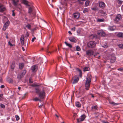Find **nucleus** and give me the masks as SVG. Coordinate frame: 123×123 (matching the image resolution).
Segmentation results:
<instances>
[{
  "mask_svg": "<svg viewBox=\"0 0 123 123\" xmlns=\"http://www.w3.org/2000/svg\"><path fill=\"white\" fill-rule=\"evenodd\" d=\"M32 86H37V85H35L34 84H33L32 85Z\"/></svg>",
  "mask_w": 123,
  "mask_h": 123,
  "instance_id": "obj_61",
  "label": "nucleus"
},
{
  "mask_svg": "<svg viewBox=\"0 0 123 123\" xmlns=\"http://www.w3.org/2000/svg\"><path fill=\"white\" fill-rule=\"evenodd\" d=\"M45 90L46 88L44 87H43L42 90H40L38 88H35V93L38 94L39 97L41 99H43L45 95Z\"/></svg>",
  "mask_w": 123,
  "mask_h": 123,
  "instance_id": "obj_1",
  "label": "nucleus"
},
{
  "mask_svg": "<svg viewBox=\"0 0 123 123\" xmlns=\"http://www.w3.org/2000/svg\"><path fill=\"white\" fill-rule=\"evenodd\" d=\"M76 70L79 73V76L80 77H81L82 76V73L80 69L78 68L76 69Z\"/></svg>",
  "mask_w": 123,
  "mask_h": 123,
  "instance_id": "obj_17",
  "label": "nucleus"
},
{
  "mask_svg": "<svg viewBox=\"0 0 123 123\" xmlns=\"http://www.w3.org/2000/svg\"><path fill=\"white\" fill-rule=\"evenodd\" d=\"M0 87L1 88H4L5 87V86L4 85H2L0 86Z\"/></svg>",
  "mask_w": 123,
  "mask_h": 123,
  "instance_id": "obj_55",
  "label": "nucleus"
},
{
  "mask_svg": "<svg viewBox=\"0 0 123 123\" xmlns=\"http://www.w3.org/2000/svg\"><path fill=\"white\" fill-rule=\"evenodd\" d=\"M105 48H106L108 47V46L107 45V43H106L104 45V46H102Z\"/></svg>",
  "mask_w": 123,
  "mask_h": 123,
  "instance_id": "obj_42",
  "label": "nucleus"
},
{
  "mask_svg": "<svg viewBox=\"0 0 123 123\" xmlns=\"http://www.w3.org/2000/svg\"><path fill=\"white\" fill-rule=\"evenodd\" d=\"M81 1H82L81 0H78V2L80 4L82 5L83 4V3Z\"/></svg>",
  "mask_w": 123,
  "mask_h": 123,
  "instance_id": "obj_40",
  "label": "nucleus"
},
{
  "mask_svg": "<svg viewBox=\"0 0 123 123\" xmlns=\"http://www.w3.org/2000/svg\"><path fill=\"white\" fill-rule=\"evenodd\" d=\"M25 39L24 36V35H21L20 38V41L21 44L22 45H24V40Z\"/></svg>",
  "mask_w": 123,
  "mask_h": 123,
  "instance_id": "obj_11",
  "label": "nucleus"
},
{
  "mask_svg": "<svg viewBox=\"0 0 123 123\" xmlns=\"http://www.w3.org/2000/svg\"><path fill=\"white\" fill-rule=\"evenodd\" d=\"M109 103L110 104H113L114 105H118V104H117L116 103H115V102H114L112 101H109Z\"/></svg>",
  "mask_w": 123,
  "mask_h": 123,
  "instance_id": "obj_37",
  "label": "nucleus"
},
{
  "mask_svg": "<svg viewBox=\"0 0 123 123\" xmlns=\"http://www.w3.org/2000/svg\"><path fill=\"white\" fill-rule=\"evenodd\" d=\"M75 27H74L72 28L71 30H73L74 31H75Z\"/></svg>",
  "mask_w": 123,
  "mask_h": 123,
  "instance_id": "obj_56",
  "label": "nucleus"
},
{
  "mask_svg": "<svg viewBox=\"0 0 123 123\" xmlns=\"http://www.w3.org/2000/svg\"><path fill=\"white\" fill-rule=\"evenodd\" d=\"M26 27L29 29H30L31 28V25L29 24L26 25Z\"/></svg>",
  "mask_w": 123,
  "mask_h": 123,
  "instance_id": "obj_35",
  "label": "nucleus"
},
{
  "mask_svg": "<svg viewBox=\"0 0 123 123\" xmlns=\"http://www.w3.org/2000/svg\"><path fill=\"white\" fill-rule=\"evenodd\" d=\"M22 48L23 51H24L25 50V49L23 47H22Z\"/></svg>",
  "mask_w": 123,
  "mask_h": 123,
  "instance_id": "obj_63",
  "label": "nucleus"
},
{
  "mask_svg": "<svg viewBox=\"0 0 123 123\" xmlns=\"http://www.w3.org/2000/svg\"><path fill=\"white\" fill-rule=\"evenodd\" d=\"M76 50L77 51H80L81 50V49L79 46H76Z\"/></svg>",
  "mask_w": 123,
  "mask_h": 123,
  "instance_id": "obj_32",
  "label": "nucleus"
},
{
  "mask_svg": "<svg viewBox=\"0 0 123 123\" xmlns=\"http://www.w3.org/2000/svg\"><path fill=\"white\" fill-rule=\"evenodd\" d=\"M80 101H82V102H84V99L83 98H81Z\"/></svg>",
  "mask_w": 123,
  "mask_h": 123,
  "instance_id": "obj_51",
  "label": "nucleus"
},
{
  "mask_svg": "<svg viewBox=\"0 0 123 123\" xmlns=\"http://www.w3.org/2000/svg\"><path fill=\"white\" fill-rule=\"evenodd\" d=\"M91 9L92 10L94 11H96L98 10V8L96 6L93 8H91Z\"/></svg>",
  "mask_w": 123,
  "mask_h": 123,
  "instance_id": "obj_36",
  "label": "nucleus"
},
{
  "mask_svg": "<svg viewBox=\"0 0 123 123\" xmlns=\"http://www.w3.org/2000/svg\"><path fill=\"white\" fill-rule=\"evenodd\" d=\"M97 21L99 22H103L104 21V19H99Z\"/></svg>",
  "mask_w": 123,
  "mask_h": 123,
  "instance_id": "obj_45",
  "label": "nucleus"
},
{
  "mask_svg": "<svg viewBox=\"0 0 123 123\" xmlns=\"http://www.w3.org/2000/svg\"><path fill=\"white\" fill-rule=\"evenodd\" d=\"M117 70H119V71H122V70H123V68H118L117 69Z\"/></svg>",
  "mask_w": 123,
  "mask_h": 123,
  "instance_id": "obj_53",
  "label": "nucleus"
},
{
  "mask_svg": "<svg viewBox=\"0 0 123 123\" xmlns=\"http://www.w3.org/2000/svg\"><path fill=\"white\" fill-rule=\"evenodd\" d=\"M2 78L0 77V82H2Z\"/></svg>",
  "mask_w": 123,
  "mask_h": 123,
  "instance_id": "obj_58",
  "label": "nucleus"
},
{
  "mask_svg": "<svg viewBox=\"0 0 123 123\" xmlns=\"http://www.w3.org/2000/svg\"><path fill=\"white\" fill-rule=\"evenodd\" d=\"M77 115V114L76 113L74 114L73 116V117H74V118L75 117H76Z\"/></svg>",
  "mask_w": 123,
  "mask_h": 123,
  "instance_id": "obj_57",
  "label": "nucleus"
},
{
  "mask_svg": "<svg viewBox=\"0 0 123 123\" xmlns=\"http://www.w3.org/2000/svg\"><path fill=\"white\" fill-rule=\"evenodd\" d=\"M75 105L76 106L78 107H80L81 106V104L78 102H75Z\"/></svg>",
  "mask_w": 123,
  "mask_h": 123,
  "instance_id": "obj_22",
  "label": "nucleus"
},
{
  "mask_svg": "<svg viewBox=\"0 0 123 123\" xmlns=\"http://www.w3.org/2000/svg\"><path fill=\"white\" fill-rule=\"evenodd\" d=\"M117 36L119 37L123 38V33L119 32L117 34Z\"/></svg>",
  "mask_w": 123,
  "mask_h": 123,
  "instance_id": "obj_23",
  "label": "nucleus"
},
{
  "mask_svg": "<svg viewBox=\"0 0 123 123\" xmlns=\"http://www.w3.org/2000/svg\"><path fill=\"white\" fill-rule=\"evenodd\" d=\"M10 22L9 21H7L4 25L3 28V30L4 31H5L6 29L8 27L9 24Z\"/></svg>",
  "mask_w": 123,
  "mask_h": 123,
  "instance_id": "obj_9",
  "label": "nucleus"
},
{
  "mask_svg": "<svg viewBox=\"0 0 123 123\" xmlns=\"http://www.w3.org/2000/svg\"><path fill=\"white\" fill-rule=\"evenodd\" d=\"M19 69H22L24 67V64L23 63H19Z\"/></svg>",
  "mask_w": 123,
  "mask_h": 123,
  "instance_id": "obj_19",
  "label": "nucleus"
},
{
  "mask_svg": "<svg viewBox=\"0 0 123 123\" xmlns=\"http://www.w3.org/2000/svg\"><path fill=\"white\" fill-rule=\"evenodd\" d=\"M99 12L100 13H103L104 12V11L102 10H99Z\"/></svg>",
  "mask_w": 123,
  "mask_h": 123,
  "instance_id": "obj_52",
  "label": "nucleus"
},
{
  "mask_svg": "<svg viewBox=\"0 0 123 123\" xmlns=\"http://www.w3.org/2000/svg\"><path fill=\"white\" fill-rule=\"evenodd\" d=\"M36 30V29L35 28H34L31 31L33 34H34V31L35 30Z\"/></svg>",
  "mask_w": 123,
  "mask_h": 123,
  "instance_id": "obj_48",
  "label": "nucleus"
},
{
  "mask_svg": "<svg viewBox=\"0 0 123 123\" xmlns=\"http://www.w3.org/2000/svg\"><path fill=\"white\" fill-rule=\"evenodd\" d=\"M92 76L91 74L88 75L87 77L86 78V80L85 83V89L87 90H89L90 87V83L91 82Z\"/></svg>",
  "mask_w": 123,
  "mask_h": 123,
  "instance_id": "obj_2",
  "label": "nucleus"
},
{
  "mask_svg": "<svg viewBox=\"0 0 123 123\" xmlns=\"http://www.w3.org/2000/svg\"><path fill=\"white\" fill-rule=\"evenodd\" d=\"M15 117L16 118V120L17 121H18L19 119V117L18 115H16Z\"/></svg>",
  "mask_w": 123,
  "mask_h": 123,
  "instance_id": "obj_39",
  "label": "nucleus"
},
{
  "mask_svg": "<svg viewBox=\"0 0 123 123\" xmlns=\"http://www.w3.org/2000/svg\"><path fill=\"white\" fill-rule=\"evenodd\" d=\"M90 95H91V96L92 97V98H93L94 97V95H93V94H92V93L90 94Z\"/></svg>",
  "mask_w": 123,
  "mask_h": 123,
  "instance_id": "obj_54",
  "label": "nucleus"
},
{
  "mask_svg": "<svg viewBox=\"0 0 123 123\" xmlns=\"http://www.w3.org/2000/svg\"><path fill=\"white\" fill-rule=\"evenodd\" d=\"M14 10H13L12 11V16H15V13L14 12Z\"/></svg>",
  "mask_w": 123,
  "mask_h": 123,
  "instance_id": "obj_47",
  "label": "nucleus"
},
{
  "mask_svg": "<svg viewBox=\"0 0 123 123\" xmlns=\"http://www.w3.org/2000/svg\"><path fill=\"white\" fill-rule=\"evenodd\" d=\"M32 12V8L31 7L29 8L28 10V13L30 14V15L31 14V12Z\"/></svg>",
  "mask_w": 123,
  "mask_h": 123,
  "instance_id": "obj_28",
  "label": "nucleus"
},
{
  "mask_svg": "<svg viewBox=\"0 0 123 123\" xmlns=\"http://www.w3.org/2000/svg\"><path fill=\"white\" fill-rule=\"evenodd\" d=\"M116 29L115 26H110L109 29L111 31H113L114 30Z\"/></svg>",
  "mask_w": 123,
  "mask_h": 123,
  "instance_id": "obj_24",
  "label": "nucleus"
},
{
  "mask_svg": "<svg viewBox=\"0 0 123 123\" xmlns=\"http://www.w3.org/2000/svg\"><path fill=\"white\" fill-rule=\"evenodd\" d=\"M111 57L110 59L111 62L112 63H114L116 61V57L113 56H111Z\"/></svg>",
  "mask_w": 123,
  "mask_h": 123,
  "instance_id": "obj_13",
  "label": "nucleus"
},
{
  "mask_svg": "<svg viewBox=\"0 0 123 123\" xmlns=\"http://www.w3.org/2000/svg\"><path fill=\"white\" fill-rule=\"evenodd\" d=\"M87 47L90 49H93L95 48L94 50H96L97 48H96L95 47L96 46V43L95 41H91L88 42L87 44Z\"/></svg>",
  "mask_w": 123,
  "mask_h": 123,
  "instance_id": "obj_3",
  "label": "nucleus"
},
{
  "mask_svg": "<svg viewBox=\"0 0 123 123\" xmlns=\"http://www.w3.org/2000/svg\"><path fill=\"white\" fill-rule=\"evenodd\" d=\"M93 56L94 57H95L98 59H99L100 56V55H99V53L98 52L95 53Z\"/></svg>",
  "mask_w": 123,
  "mask_h": 123,
  "instance_id": "obj_18",
  "label": "nucleus"
},
{
  "mask_svg": "<svg viewBox=\"0 0 123 123\" xmlns=\"http://www.w3.org/2000/svg\"><path fill=\"white\" fill-rule=\"evenodd\" d=\"M22 2L23 4L28 6H30L31 5L30 3L28 2L26 0H22Z\"/></svg>",
  "mask_w": 123,
  "mask_h": 123,
  "instance_id": "obj_12",
  "label": "nucleus"
},
{
  "mask_svg": "<svg viewBox=\"0 0 123 123\" xmlns=\"http://www.w3.org/2000/svg\"><path fill=\"white\" fill-rule=\"evenodd\" d=\"M0 12H3L6 10L5 8L4 7L1 8V6H0Z\"/></svg>",
  "mask_w": 123,
  "mask_h": 123,
  "instance_id": "obj_26",
  "label": "nucleus"
},
{
  "mask_svg": "<svg viewBox=\"0 0 123 123\" xmlns=\"http://www.w3.org/2000/svg\"><path fill=\"white\" fill-rule=\"evenodd\" d=\"M68 33L70 34L71 35H72V33L70 31H69L68 32Z\"/></svg>",
  "mask_w": 123,
  "mask_h": 123,
  "instance_id": "obj_62",
  "label": "nucleus"
},
{
  "mask_svg": "<svg viewBox=\"0 0 123 123\" xmlns=\"http://www.w3.org/2000/svg\"><path fill=\"white\" fill-rule=\"evenodd\" d=\"M86 55L89 56H91L93 55L94 51L92 49H90L86 51Z\"/></svg>",
  "mask_w": 123,
  "mask_h": 123,
  "instance_id": "obj_6",
  "label": "nucleus"
},
{
  "mask_svg": "<svg viewBox=\"0 0 123 123\" xmlns=\"http://www.w3.org/2000/svg\"><path fill=\"white\" fill-rule=\"evenodd\" d=\"M79 78L77 77L76 79H74L73 82V84H75L79 80Z\"/></svg>",
  "mask_w": 123,
  "mask_h": 123,
  "instance_id": "obj_21",
  "label": "nucleus"
},
{
  "mask_svg": "<svg viewBox=\"0 0 123 123\" xmlns=\"http://www.w3.org/2000/svg\"><path fill=\"white\" fill-rule=\"evenodd\" d=\"M88 11V8H85L83 10V12L84 13H85L87 12Z\"/></svg>",
  "mask_w": 123,
  "mask_h": 123,
  "instance_id": "obj_34",
  "label": "nucleus"
},
{
  "mask_svg": "<svg viewBox=\"0 0 123 123\" xmlns=\"http://www.w3.org/2000/svg\"><path fill=\"white\" fill-rule=\"evenodd\" d=\"M123 2V1L121 0H118V4H122Z\"/></svg>",
  "mask_w": 123,
  "mask_h": 123,
  "instance_id": "obj_43",
  "label": "nucleus"
},
{
  "mask_svg": "<svg viewBox=\"0 0 123 123\" xmlns=\"http://www.w3.org/2000/svg\"><path fill=\"white\" fill-rule=\"evenodd\" d=\"M8 44L9 45H10L11 46H13V45L11 43L10 41H9L8 42Z\"/></svg>",
  "mask_w": 123,
  "mask_h": 123,
  "instance_id": "obj_50",
  "label": "nucleus"
},
{
  "mask_svg": "<svg viewBox=\"0 0 123 123\" xmlns=\"http://www.w3.org/2000/svg\"><path fill=\"white\" fill-rule=\"evenodd\" d=\"M99 7L103 9L104 8L105 6V3L102 1L100 2L99 3Z\"/></svg>",
  "mask_w": 123,
  "mask_h": 123,
  "instance_id": "obj_10",
  "label": "nucleus"
},
{
  "mask_svg": "<svg viewBox=\"0 0 123 123\" xmlns=\"http://www.w3.org/2000/svg\"><path fill=\"white\" fill-rule=\"evenodd\" d=\"M97 34L99 36H105V34L104 31L102 30H99L97 31Z\"/></svg>",
  "mask_w": 123,
  "mask_h": 123,
  "instance_id": "obj_7",
  "label": "nucleus"
},
{
  "mask_svg": "<svg viewBox=\"0 0 123 123\" xmlns=\"http://www.w3.org/2000/svg\"><path fill=\"white\" fill-rule=\"evenodd\" d=\"M30 17H31V18H33V17H34L36 15V14L35 13H32V14L31 13V15H30Z\"/></svg>",
  "mask_w": 123,
  "mask_h": 123,
  "instance_id": "obj_31",
  "label": "nucleus"
},
{
  "mask_svg": "<svg viewBox=\"0 0 123 123\" xmlns=\"http://www.w3.org/2000/svg\"><path fill=\"white\" fill-rule=\"evenodd\" d=\"M122 19V17L121 15L119 14L117 15L114 19V22L118 23Z\"/></svg>",
  "mask_w": 123,
  "mask_h": 123,
  "instance_id": "obj_4",
  "label": "nucleus"
},
{
  "mask_svg": "<svg viewBox=\"0 0 123 123\" xmlns=\"http://www.w3.org/2000/svg\"><path fill=\"white\" fill-rule=\"evenodd\" d=\"M52 33L50 35H49V39H50V38L52 36Z\"/></svg>",
  "mask_w": 123,
  "mask_h": 123,
  "instance_id": "obj_59",
  "label": "nucleus"
},
{
  "mask_svg": "<svg viewBox=\"0 0 123 123\" xmlns=\"http://www.w3.org/2000/svg\"><path fill=\"white\" fill-rule=\"evenodd\" d=\"M90 1H89L87 0L85 2V5L86 6H88L89 4Z\"/></svg>",
  "mask_w": 123,
  "mask_h": 123,
  "instance_id": "obj_30",
  "label": "nucleus"
},
{
  "mask_svg": "<svg viewBox=\"0 0 123 123\" xmlns=\"http://www.w3.org/2000/svg\"><path fill=\"white\" fill-rule=\"evenodd\" d=\"M86 117V116L85 114H83L81 115V118L77 119V121L78 122H80L83 121Z\"/></svg>",
  "mask_w": 123,
  "mask_h": 123,
  "instance_id": "obj_8",
  "label": "nucleus"
},
{
  "mask_svg": "<svg viewBox=\"0 0 123 123\" xmlns=\"http://www.w3.org/2000/svg\"><path fill=\"white\" fill-rule=\"evenodd\" d=\"M36 39V37H34L32 39L31 41L32 42H33L34 41V40H35Z\"/></svg>",
  "mask_w": 123,
  "mask_h": 123,
  "instance_id": "obj_49",
  "label": "nucleus"
},
{
  "mask_svg": "<svg viewBox=\"0 0 123 123\" xmlns=\"http://www.w3.org/2000/svg\"><path fill=\"white\" fill-rule=\"evenodd\" d=\"M0 107L2 108H5V105H4L3 104H0Z\"/></svg>",
  "mask_w": 123,
  "mask_h": 123,
  "instance_id": "obj_38",
  "label": "nucleus"
},
{
  "mask_svg": "<svg viewBox=\"0 0 123 123\" xmlns=\"http://www.w3.org/2000/svg\"><path fill=\"white\" fill-rule=\"evenodd\" d=\"M92 109H94L95 110H98L97 108H98V106L97 105H95L94 106H92Z\"/></svg>",
  "mask_w": 123,
  "mask_h": 123,
  "instance_id": "obj_33",
  "label": "nucleus"
},
{
  "mask_svg": "<svg viewBox=\"0 0 123 123\" xmlns=\"http://www.w3.org/2000/svg\"><path fill=\"white\" fill-rule=\"evenodd\" d=\"M33 100H34L35 101H39L40 100L37 97H36L34 99H33Z\"/></svg>",
  "mask_w": 123,
  "mask_h": 123,
  "instance_id": "obj_41",
  "label": "nucleus"
},
{
  "mask_svg": "<svg viewBox=\"0 0 123 123\" xmlns=\"http://www.w3.org/2000/svg\"><path fill=\"white\" fill-rule=\"evenodd\" d=\"M15 67V64L14 62H13L11 66V68L12 71H13Z\"/></svg>",
  "mask_w": 123,
  "mask_h": 123,
  "instance_id": "obj_20",
  "label": "nucleus"
},
{
  "mask_svg": "<svg viewBox=\"0 0 123 123\" xmlns=\"http://www.w3.org/2000/svg\"><path fill=\"white\" fill-rule=\"evenodd\" d=\"M26 72L25 70H24L22 73H20L18 74L17 77V78L19 79H20L25 75Z\"/></svg>",
  "mask_w": 123,
  "mask_h": 123,
  "instance_id": "obj_5",
  "label": "nucleus"
},
{
  "mask_svg": "<svg viewBox=\"0 0 123 123\" xmlns=\"http://www.w3.org/2000/svg\"><path fill=\"white\" fill-rule=\"evenodd\" d=\"M36 66L35 65H34L32 66L31 67V70L32 72H34L35 70L36 69Z\"/></svg>",
  "mask_w": 123,
  "mask_h": 123,
  "instance_id": "obj_29",
  "label": "nucleus"
},
{
  "mask_svg": "<svg viewBox=\"0 0 123 123\" xmlns=\"http://www.w3.org/2000/svg\"><path fill=\"white\" fill-rule=\"evenodd\" d=\"M89 37L92 39H93L94 37V35H93V34H92V35H91L89 36Z\"/></svg>",
  "mask_w": 123,
  "mask_h": 123,
  "instance_id": "obj_46",
  "label": "nucleus"
},
{
  "mask_svg": "<svg viewBox=\"0 0 123 123\" xmlns=\"http://www.w3.org/2000/svg\"><path fill=\"white\" fill-rule=\"evenodd\" d=\"M103 123H109L108 122H105V121H103Z\"/></svg>",
  "mask_w": 123,
  "mask_h": 123,
  "instance_id": "obj_64",
  "label": "nucleus"
},
{
  "mask_svg": "<svg viewBox=\"0 0 123 123\" xmlns=\"http://www.w3.org/2000/svg\"><path fill=\"white\" fill-rule=\"evenodd\" d=\"M74 17L76 18H78L80 16V14L78 12H76L74 14Z\"/></svg>",
  "mask_w": 123,
  "mask_h": 123,
  "instance_id": "obj_15",
  "label": "nucleus"
},
{
  "mask_svg": "<svg viewBox=\"0 0 123 123\" xmlns=\"http://www.w3.org/2000/svg\"><path fill=\"white\" fill-rule=\"evenodd\" d=\"M119 47L120 48H123V44H120L119 45Z\"/></svg>",
  "mask_w": 123,
  "mask_h": 123,
  "instance_id": "obj_44",
  "label": "nucleus"
},
{
  "mask_svg": "<svg viewBox=\"0 0 123 123\" xmlns=\"http://www.w3.org/2000/svg\"><path fill=\"white\" fill-rule=\"evenodd\" d=\"M3 96V94H0V97L2 98V96Z\"/></svg>",
  "mask_w": 123,
  "mask_h": 123,
  "instance_id": "obj_60",
  "label": "nucleus"
},
{
  "mask_svg": "<svg viewBox=\"0 0 123 123\" xmlns=\"http://www.w3.org/2000/svg\"><path fill=\"white\" fill-rule=\"evenodd\" d=\"M65 43L67 46H68L69 48H71L72 47V46L70 44L66 42H65Z\"/></svg>",
  "mask_w": 123,
  "mask_h": 123,
  "instance_id": "obj_25",
  "label": "nucleus"
},
{
  "mask_svg": "<svg viewBox=\"0 0 123 123\" xmlns=\"http://www.w3.org/2000/svg\"><path fill=\"white\" fill-rule=\"evenodd\" d=\"M12 3L14 6H17L18 3L19 1V0H12Z\"/></svg>",
  "mask_w": 123,
  "mask_h": 123,
  "instance_id": "obj_16",
  "label": "nucleus"
},
{
  "mask_svg": "<svg viewBox=\"0 0 123 123\" xmlns=\"http://www.w3.org/2000/svg\"><path fill=\"white\" fill-rule=\"evenodd\" d=\"M90 70V68L89 67H85L83 71L84 72L89 71Z\"/></svg>",
  "mask_w": 123,
  "mask_h": 123,
  "instance_id": "obj_27",
  "label": "nucleus"
},
{
  "mask_svg": "<svg viewBox=\"0 0 123 123\" xmlns=\"http://www.w3.org/2000/svg\"><path fill=\"white\" fill-rule=\"evenodd\" d=\"M68 39L69 40L72 42L76 43V39L74 37H69Z\"/></svg>",
  "mask_w": 123,
  "mask_h": 123,
  "instance_id": "obj_14",
  "label": "nucleus"
}]
</instances>
